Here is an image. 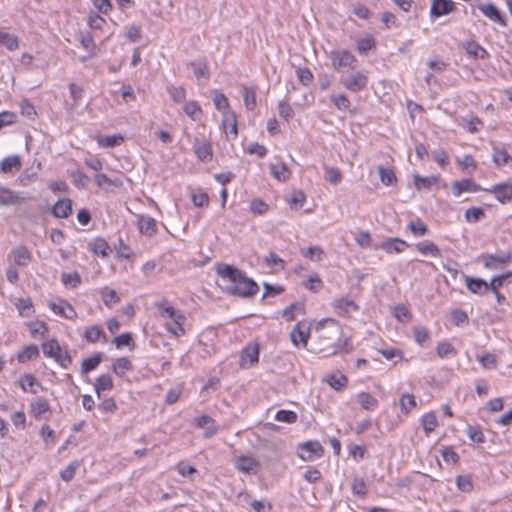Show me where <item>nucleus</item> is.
Returning a JSON list of instances; mask_svg holds the SVG:
<instances>
[{"label":"nucleus","mask_w":512,"mask_h":512,"mask_svg":"<svg viewBox=\"0 0 512 512\" xmlns=\"http://www.w3.org/2000/svg\"><path fill=\"white\" fill-rule=\"evenodd\" d=\"M461 125L469 132V133H477L481 127H483L482 120L475 115H471L470 118H462Z\"/></svg>","instance_id":"43"},{"label":"nucleus","mask_w":512,"mask_h":512,"mask_svg":"<svg viewBox=\"0 0 512 512\" xmlns=\"http://www.w3.org/2000/svg\"><path fill=\"white\" fill-rule=\"evenodd\" d=\"M39 356V349L36 345L31 344L25 346L17 355V360L20 363H25L30 360H34Z\"/></svg>","instance_id":"36"},{"label":"nucleus","mask_w":512,"mask_h":512,"mask_svg":"<svg viewBox=\"0 0 512 512\" xmlns=\"http://www.w3.org/2000/svg\"><path fill=\"white\" fill-rule=\"evenodd\" d=\"M330 100L340 111H346L351 106V103L345 94L331 95Z\"/></svg>","instance_id":"53"},{"label":"nucleus","mask_w":512,"mask_h":512,"mask_svg":"<svg viewBox=\"0 0 512 512\" xmlns=\"http://www.w3.org/2000/svg\"><path fill=\"white\" fill-rule=\"evenodd\" d=\"M81 46L90 52V56H97L99 49L97 48L92 35L89 32H80L77 36Z\"/></svg>","instance_id":"25"},{"label":"nucleus","mask_w":512,"mask_h":512,"mask_svg":"<svg viewBox=\"0 0 512 512\" xmlns=\"http://www.w3.org/2000/svg\"><path fill=\"white\" fill-rule=\"evenodd\" d=\"M194 424L205 430L204 437L210 438L218 432V426L213 418L208 415H202L194 419Z\"/></svg>","instance_id":"17"},{"label":"nucleus","mask_w":512,"mask_h":512,"mask_svg":"<svg viewBox=\"0 0 512 512\" xmlns=\"http://www.w3.org/2000/svg\"><path fill=\"white\" fill-rule=\"evenodd\" d=\"M193 150L198 160L202 162H209L212 160V145L209 141L196 137L193 141Z\"/></svg>","instance_id":"11"},{"label":"nucleus","mask_w":512,"mask_h":512,"mask_svg":"<svg viewBox=\"0 0 512 512\" xmlns=\"http://www.w3.org/2000/svg\"><path fill=\"white\" fill-rule=\"evenodd\" d=\"M90 250L101 257H106L109 254L110 247L106 240L102 238L94 239L92 242L89 243Z\"/></svg>","instance_id":"35"},{"label":"nucleus","mask_w":512,"mask_h":512,"mask_svg":"<svg viewBox=\"0 0 512 512\" xmlns=\"http://www.w3.org/2000/svg\"><path fill=\"white\" fill-rule=\"evenodd\" d=\"M487 269H498L502 265H507L512 261L511 251H502L498 254H481L478 257Z\"/></svg>","instance_id":"5"},{"label":"nucleus","mask_w":512,"mask_h":512,"mask_svg":"<svg viewBox=\"0 0 512 512\" xmlns=\"http://www.w3.org/2000/svg\"><path fill=\"white\" fill-rule=\"evenodd\" d=\"M102 300L107 307H112L120 301V297L117 292L108 287H104L100 291Z\"/></svg>","instance_id":"46"},{"label":"nucleus","mask_w":512,"mask_h":512,"mask_svg":"<svg viewBox=\"0 0 512 512\" xmlns=\"http://www.w3.org/2000/svg\"><path fill=\"white\" fill-rule=\"evenodd\" d=\"M0 45L9 51H15L19 48V38L15 34L0 29Z\"/></svg>","instance_id":"30"},{"label":"nucleus","mask_w":512,"mask_h":512,"mask_svg":"<svg viewBox=\"0 0 512 512\" xmlns=\"http://www.w3.org/2000/svg\"><path fill=\"white\" fill-rule=\"evenodd\" d=\"M414 338H415V341L422 347L427 345L428 342L430 341L429 332L424 327H415L414 328Z\"/></svg>","instance_id":"61"},{"label":"nucleus","mask_w":512,"mask_h":512,"mask_svg":"<svg viewBox=\"0 0 512 512\" xmlns=\"http://www.w3.org/2000/svg\"><path fill=\"white\" fill-rule=\"evenodd\" d=\"M484 190L480 185L476 184L471 179H464L452 183L451 192L455 197H459L463 192L476 193Z\"/></svg>","instance_id":"15"},{"label":"nucleus","mask_w":512,"mask_h":512,"mask_svg":"<svg viewBox=\"0 0 512 512\" xmlns=\"http://www.w3.org/2000/svg\"><path fill=\"white\" fill-rule=\"evenodd\" d=\"M21 168V159L17 155L5 157L0 163V169L3 173L19 171Z\"/></svg>","instance_id":"29"},{"label":"nucleus","mask_w":512,"mask_h":512,"mask_svg":"<svg viewBox=\"0 0 512 512\" xmlns=\"http://www.w3.org/2000/svg\"><path fill=\"white\" fill-rule=\"evenodd\" d=\"M183 110L193 121L200 120L203 114L201 107L196 101L185 102Z\"/></svg>","instance_id":"40"},{"label":"nucleus","mask_w":512,"mask_h":512,"mask_svg":"<svg viewBox=\"0 0 512 512\" xmlns=\"http://www.w3.org/2000/svg\"><path fill=\"white\" fill-rule=\"evenodd\" d=\"M269 169L274 178L278 181H286L290 178L291 172L284 163H274L269 165Z\"/></svg>","instance_id":"32"},{"label":"nucleus","mask_w":512,"mask_h":512,"mask_svg":"<svg viewBox=\"0 0 512 512\" xmlns=\"http://www.w3.org/2000/svg\"><path fill=\"white\" fill-rule=\"evenodd\" d=\"M492 158L497 166H503L512 162V157L506 149L500 147H494Z\"/></svg>","instance_id":"38"},{"label":"nucleus","mask_w":512,"mask_h":512,"mask_svg":"<svg viewBox=\"0 0 512 512\" xmlns=\"http://www.w3.org/2000/svg\"><path fill=\"white\" fill-rule=\"evenodd\" d=\"M484 191L489 192L495 196V198L501 204H507L512 202V181L509 180L504 183H498L493 185L489 189H484Z\"/></svg>","instance_id":"7"},{"label":"nucleus","mask_w":512,"mask_h":512,"mask_svg":"<svg viewBox=\"0 0 512 512\" xmlns=\"http://www.w3.org/2000/svg\"><path fill=\"white\" fill-rule=\"evenodd\" d=\"M26 200L21 193L6 187H0V206H14L23 203Z\"/></svg>","instance_id":"12"},{"label":"nucleus","mask_w":512,"mask_h":512,"mask_svg":"<svg viewBox=\"0 0 512 512\" xmlns=\"http://www.w3.org/2000/svg\"><path fill=\"white\" fill-rule=\"evenodd\" d=\"M8 259H12L13 265L26 267L32 259L31 252L23 245L14 247L8 254Z\"/></svg>","instance_id":"10"},{"label":"nucleus","mask_w":512,"mask_h":512,"mask_svg":"<svg viewBox=\"0 0 512 512\" xmlns=\"http://www.w3.org/2000/svg\"><path fill=\"white\" fill-rule=\"evenodd\" d=\"M84 338L90 343H96L100 340L106 342L107 340L103 329L98 325H91L86 327Z\"/></svg>","instance_id":"27"},{"label":"nucleus","mask_w":512,"mask_h":512,"mask_svg":"<svg viewBox=\"0 0 512 512\" xmlns=\"http://www.w3.org/2000/svg\"><path fill=\"white\" fill-rule=\"evenodd\" d=\"M217 273L225 283V290L229 294L250 297L258 292V285L252 279L247 278L241 270L232 265H218Z\"/></svg>","instance_id":"1"},{"label":"nucleus","mask_w":512,"mask_h":512,"mask_svg":"<svg viewBox=\"0 0 512 512\" xmlns=\"http://www.w3.org/2000/svg\"><path fill=\"white\" fill-rule=\"evenodd\" d=\"M380 180L385 185H391L396 182V176L392 169L380 166L378 169Z\"/></svg>","instance_id":"59"},{"label":"nucleus","mask_w":512,"mask_h":512,"mask_svg":"<svg viewBox=\"0 0 512 512\" xmlns=\"http://www.w3.org/2000/svg\"><path fill=\"white\" fill-rule=\"evenodd\" d=\"M436 352L440 358L452 357L455 356L457 353L456 349L449 342L446 341L438 343L436 347Z\"/></svg>","instance_id":"51"},{"label":"nucleus","mask_w":512,"mask_h":512,"mask_svg":"<svg viewBox=\"0 0 512 512\" xmlns=\"http://www.w3.org/2000/svg\"><path fill=\"white\" fill-rule=\"evenodd\" d=\"M369 78L363 71H354L349 75L343 76L340 79L341 85L354 93L365 90L368 86Z\"/></svg>","instance_id":"4"},{"label":"nucleus","mask_w":512,"mask_h":512,"mask_svg":"<svg viewBox=\"0 0 512 512\" xmlns=\"http://www.w3.org/2000/svg\"><path fill=\"white\" fill-rule=\"evenodd\" d=\"M236 468L245 474H256L260 468V462L252 456L242 455L237 458Z\"/></svg>","instance_id":"13"},{"label":"nucleus","mask_w":512,"mask_h":512,"mask_svg":"<svg viewBox=\"0 0 512 512\" xmlns=\"http://www.w3.org/2000/svg\"><path fill=\"white\" fill-rule=\"evenodd\" d=\"M485 215L484 210L478 207H471L465 212V219L469 223L478 222Z\"/></svg>","instance_id":"60"},{"label":"nucleus","mask_w":512,"mask_h":512,"mask_svg":"<svg viewBox=\"0 0 512 512\" xmlns=\"http://www.w3.org/2000/svg\"><path fill=\"white\" fill-rule=\"evenodd\" d=\"M479 10L492 21L497 23H503L500 12L495 5L491 3L481 4L479 6Z\"/></svg>","instance_id":"39"},{"label":"nucleus","mask_w":512,"mask_h":512,"mask_svg":"<svg viewBox=\"0 0 512 512\" xmlns=\"http://www.w3.org/2000/svg\"><path fill=\"white\" fill-rule=\"evenodd\" d=\"M72 213V201L69 198L59 199L52 207V214L56 218H68Z\"/></svg>","instance_id":"21"},{"label":"nucleus","mask_w":512,"mask_h":512,"mask_svg":"<svg viewBox=\"0 0 512 512\" xmlns=\"http://www.w3.org/2000/svg\"><path fill=\"white\" fill-rule=\"evenodd\" d=\"M138 227L142 234L152 236L157 231V223L150 216H140L138 219Z\"/></svg>","instance_id":"26"},{"label":"nucleus","mask_w":512,"mask_h":512,"mask_svg":"<svg viewBox=\"0 0 512 512\" xmlns=\"http://www.w3.org/2000/svg\"><path fill=\"white\" fill-rule=\"evenodd\" d=\"M102 361V354L97 353L92 357L83 360L81 365V372L83 374L89 373L95 370Z\"/></svg>","instance_id":"45"},{"label":"nucleus","mask_w":512,"mask_h":512,"mask_svg":"<svg viewBox=\"0 0 512 512\" xmlns=\"http://www.w3.org/2000/svg\"><path fill=\"white\" fill-rule=\"evenodd\" d=\"M505 279L506 275H499L493 277L490 283H488L489 290L495 294L498 303H501L505 299L504 296L499 292V288L503 285Z\"/></svg>","instance_id":"47"},{"label":"nucleus","mask_w":512,"mask_h":512,"mask_svg":"<svg viewBox=\"0 0 512 512\" xmlns=\"http://www.w3.org/2000/svg\"><path fill=\"white\" fill-rule=\"evenodd\" d=\"M242 96L246 109L253 110L256 107V89L253 87L243 86Z\"/></svg>","instance_id":"41"},{"label":"nucleus","mask_w":512,"mask_h":512,"mask_svg":"<svg viewBox=\"0 0 512 512\" xmlns=\"http://www.w3.org/2000/svg\"><path fill=\"white\" fill-rule=\"evenodd\" d=\"M19 385L25 392L36 394L38 389H43L41 383L32 374H24L19 379Z\"/></svg>","instance_id":"22"},{"label":"nucleus","mask_w":512,"mask_h":512,"mask_svg":"<svg viewBox=\"0 0 512 512\" xmlns=\"http://www.w3.org/2000/svg\"><path fill=\"white\" fill-rule=\"evenodd\" d=\"M123 141H124V137L121 134L107 135V136L99 137L97 139V142L101 147L118 146Z\"/></svg>","instance_id":"50"},{"label":"nucleus","mask_w":512,"mask_h":512,"mask_svg":"<svg viewBox=\"0 0 512 512\" xmlns=\"http://www.w3.org/2000/svg\"><path fill=\"white\" fill-rule=\"evenodd\" d=\"M463 48L468 56L473 59H486L489 57L488 52L475 41H467L463 44Z\"/></svg>","instance_id":"23"},{"label":"nucleus","mask_w":512,"mask_h":512,"mask_svg":"<svg viewBox=\"0 0 512 512\" xmlns=\"http://www.w3.org/2000/svg\"><path fill=\"white\" fill-rule=\"evenodd\" d=\"M456 485L460 491L465 493H470L473 490V482L470 476H457Z\"/></svg>","instance_id":"62"},{"label":"nucleus","mask_w":512,"mask_h":512,"mask_svg":"<svg viewBox=\"0 0 512 512\" xmlns=\"http://www.w3.org/2000/svg\"><path fill=\"white\" fill-rule=\"evenodd\" d=\"M468 290L473 294L484 295L489 291L488 282L481 278L464 276Z\"/></svg>","instance_id":"18"},{"label":"nucleus","mask_w":512,"mask_h":512,"mask_svg":"<svg viewBox=\"0 0 512 512\" xmlns=\"http://www.w3.org/2000/svg\"><path fill=\"white\" fill-rule=\"evenodd\" d=\"M213 103L217 110L222 111L223 113L230 112L228 99L223 93L215 92L213 96Z\"/></svg>","instance_id":"56"},{"label":"nucleus","mask_w":512,"mask_h":512,"mask_svg":"<svg viewBox=\"0 0 512 512\" xmlns=\"http://www.w3.org/2000/svg\"><path fill=\"white\" fill-rule=\"evenodd\" d=\"M416 249L422 254V255H425V256H431V257H440L441 256V251L440 249L438 248L437 245H435L433 242L431 241H422V242H418L416 245H415Z\"/></svg>","instance_id":"28"},{"label":"nucleus","mask_w":512,"mask_h":512,"mask_svg":"<svg viewBox=\"0 0 512 512\" xmlns=\"http://www.w3.org/2000/svg\"><path fill=\"white\" fill-rule=\"evenodd\" d=\"M133 369L131 361L127 357H120L113 364V371L118 376H123L127 371Z\"/></svg>","instance_id":"44"},{"label":"nucleus","mask_w":512,"mask_h":512,"mask_svg":"<svg viewBox=\"0 0 512 512\" xmlns=\"http://www.w3.org/2000/svg\"><path fill=\"white\" fill-rule=\"evenodd\" d=\"M112 388H113V380H112L111 376L107 375V374L100 375L96 379L95 384H94V390H95L98 398H100L102 391H109Z\"/></svg>","instance_id":"34"},{"label":"nucleus","mask_w":512,"mask_h":512,"mask_svg":"<svg viewBox=\"0 0 512 512\" xmlns=\"http://www.w3.org/2000/svg\"><path fill=\"white\" fill-rule=\"evenodd\" d=\"M259 359V348L258 346H252L247 347L243 350L242 356H241V365L246 366L249 364V366H253L258 362Z\"/></svg>","instance_id":"31"},{"label":"nucleus","mask_w":512,"mask_h":512,"mask_svg":"<svg viewBox=\"0 0 512 512\" xmlns=\"http://www.w3.org/2000/svg\"><path fill=\"white\" fill-rule=\"evenodd\" d=\"M167 91L176 103L184 102L186 99V91L182 86H170Z\"/></svg>","instance_id":"58"},{"label":"nucleus","mask_w":512,"mask_h":512,"mask_svg":"<svg viewBox=\"0 0 512 512\" xmlns=\"http://www.w3.org/2000/svg\"><path fill=\"white\" fill-rule=\"evenodd\" d=\"M333 307L337 311V313L342 316L350 314L358 309L356 303L347 298H341L336 300L333 303Z\"/></svg>","instance_id":"24"},{"label":"nucleus","mask_w":512,"mask_h":512,"mask_svg":"<svg viewBox=\"0 0 512 512\" xmlns=\"http://www.w3.org/2000/svg\"><path fill=\"white\" fill-rule=\"evenodd\" d=\"M302 255L309 258L312 261H321L324 255V251L320 246H311L305 251H302Z\"/></svg>","instance_id":"57"},{"label":"nucleus","mask_w":512,"mask_h":512,"mask_svg":"<svg viewBox=\"0 0 512 512\" xmlns=\"http://www.w3.org/2000/svg\"><path fill=\"white\" fill-rule=\"evenodd\" d=\"M409 244L400 238H389L380 244L376 245V249H381L388 254L401 253L407 248Z\"/></svg>","instance_id":"14"},{"label":"nucleus","mask_w":512,"mask_h":512,"mask_svg":"<svg viewBox=\"0 0 512 512\" xmlns=\"http://www.w3.org/2000/svg\"><path fill=\"white\" fill-rule=\"evenodd\" d=\"M325 178L331 184H338L342 180L341 171L336 167H326L325 168Z\"/></svg>","instance_id":"63"},{"label":"nucleus","mask_w":512,"mask_h":512,"mask_svg":"<svg viewBox=\"0 0 512 512\" xmlns=\"http://www.w3.org/2000/svg\"><path fill=\"white\" fill-rule=\"evenodd\" d=\"M222 128L229 139H235L238 135L237 118L234 112L223 113Z\"/></svg>","instance_id":"16"},{"label":"nucleus","mask_w":512,"mask_h":512,"mask_svg":"<svg viewBox=\"0 0 512 512\" xmlns=\"http://www.w3.org/2000/svg\"><path fill=\"white\" fill-rule=\"evenodd\" d=\"M323 381L336 391L343 390L348 383L347 377L339 371L325 375Z\"/></svg>","instance_id":"20"},{"label":"nucleus","mask_w":512,"mask_h":512,"mask_svg":"<svg viewBox=\"0 0 512 512\" xmlns=\"http://www.w3.org/2000/svg\"><path fill=\"white\" fill-rule=\"evenodd\" d=\"M467 435L475 443H483L485 441L484 434L479 426H468Z\"/></svg>","instance_id":"64"},{"label":"nucleus","mask_w":512,"mask_h":512,"mask_svg":"<svg viewBox=\"0 0 512 512\" xmlns=\"http://www.w3.org/2000/svg\"><path fill=\"white\" fill-rule=\"evenodd\" d=\"M421 424L426 435H429L438 426L436 415L434 413L424 414L421 418Z\"/></svg>","instance_id":"48"},{"label":"nucleus","mask_w":512,"mask_h":512,"mask_svg":"<svg viewBox=\"0 0 512 512\" xmlns=\"http://www.w3.org/2000/svg\"><path fill=\"white\" fill-rule=\"evenodd\" d=\"M407 228L415 237L424 236L429 232L428 226L419 218L410 221Z\"/></svg>","instance_id":"42"},{"label":"nucleus","mask_w":512,"mask_h":512,"mask_svg":"<svg viewBox=\"0 0 512 512\" xmlns=\"http://www.w3.org/2000/svg\"><path fill=\"white\" fill-rule=\"evenodd\" d=\"M32 413L35 418H42L46 413L50 411V405L48 401L43 397H38L32 404Z\"/></svg>","instance_id":"33"},{"label":"nucleus","mask_w":512,"mask_h":512,"mask_svg":"<svg viewBox=\"0 0 512 512\" xmlns=\"http://www.w3.org/2000/svg\"><path fill=\"white\" fill-rule=\"evenodd\" d=\"M61 281L65 287L75 289L81 284V276L78 272L62 273Z\"/></svg>","instance_id":"49"},{"label":"nucleus","mask_w":512,"mask_h":512,"mask_svg":"<svg viewBox=\"0 0 512 512\" xmlns=\"http://www.w3.org/2000/svg\"><path fill=\"white\" fill-rule=\"evenodd\" d=\"M42 350L45 356L53 358L64 369H67L72 363L71 356L67 351H62L56 339H50L43 343Z\"/></svg>","instance_id":"2"},{"label":"nucleus","mask_w":512,"mask_h":512,"mask_svg":"<svg viewBox=\"0 0 512 512\" xmlns=\"http://www.w3.org/2000/svg\"><path fill=\"white\" fill-rule=\"evenodd\" d=\"M454 10L452 0H433L430 8L431 15L440 17L447 15Z\"/></svg>","instance_id":"19"},{"label":"nucleus","mask_w":512,"mask_h":512,"mask_svg":"<svg viewBox=\"0 0 512 512\" xmlns=\"http://www.w3.org/2000/svg\"><path fill=\"white\" fill-rule=\"evenodd\" d=\"M329 58L331 60L332 67L336 71H341L345 68L355 69L358 62L356 57L350 51L345 49L332 50Z\"/></svg>","instance_id":"3"},{"label":"nucleus","mask_w":512,"mask_h":512,"mask_svg":"<svg viewBox=\"0 0 512 512\" xmlns=\"http://www.w3.org/2000/svg\"><path fill=\"white\" fill-rule=\"evenodd\" d=\"M50 309L56 314L65 319L74 320L77 317V312L74 307L64 299L49 302Z\"/></svg>","instance_id":"8"},{"label":"nucleus","mask_w":512,"mask_h":512,"mask_svg":"<svg viewBox=\"0 0 512 512\" xmlns=\"http://www.w3.org/2000/svg\"><path fill=\"white\" fill-rule=\"evenodd\" d=\"M416 407V400L412 394H403L400 398V409L403 413L408 414Z\"/></svg>","instance_id":"52"},{"label":"nucleus","mask_w":512,"mask_h":512,"mask_svg":"<svg viewBox=\"0 0 512 512\" xmlns=\"http://www.w3.org/2000/svg\"><path fill=\"white\" fill-rule=\"evenodd\" d=\"M310 335V326L305 322H299L290 333L292 343L296 347H306Z\"/></svg>","instance_id":"9"},{"label":"nucleus","mask_w":512,"mask_h":512,"mask_svg":"<svg viewBox=\"0 0 512 512\" xmlns=\"http://www.w3.org/2000/svg\"><path fill=\"white\" fill-rule=\"evenodd\" d=\"M323 453V447L318 441H307L298 446V456L304 461H314L321 458Z\"/></svg>","instance_id":"6"},{"label":"nucleus","mask_w":512,"mask_h":512,"mask_svg":"<svg viewBox=\"0 0 512 512\" xmlns=\"http://www.w3.org/2000/svg\"><path fill=\"white\" fill-rule=\"evenodd\" d=\"M357 402L365 410H375L378 407V400L367 392H361L357 395Z\"/></svg>","instance_id":"37"},{"label":"nucleus","mask_w":512,"mask_h":512,"mask_svg":"<svg viewBox=\"0 0 512 512\" xmlns=\"http://www.w3.org/2000/svg\"><path fill=\"white\" fill-rule=\"evenodd\" d=\"M79 466L80 464L78 461L69 463L68 466L60 472L61 479L65 482H70L74 478Z\"/></svg>","instance_id":"55"},{"label":"nucleus","mask_w":512,"mask_h":512,"mask_svg":"<svg viewBox=\"0 0 512 512\" xmlns=\"http://www.w3.org/2000/svg\"><path fill=\"white\" fill-rule=\"evenodd\" d=\"M155 305L159 311V315L162 318L170 319V317L175 316V311L177 309H175L173 306H171L167 300H162L161 302H158Z\"/></svg>","instance_id":"54"}]
</instances>
